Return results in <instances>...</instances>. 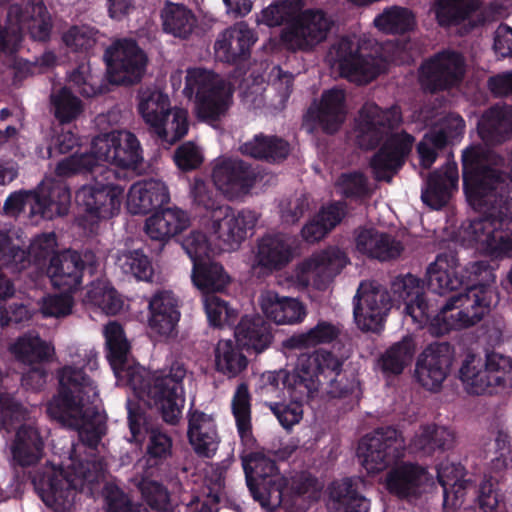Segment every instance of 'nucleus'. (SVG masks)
Wrapping results in <instances>:
<instances>
[{
	"mask_svg": "<svg viewBox=\"0 0 512 512\" xmlns=\"http://www.w3.org/2000/svg\"><path fill=\"white\" fill-rule=\"evenodd\" d=\"M389 291L378 283L362 282L354 297V320L365 332H379L392 307Z\"/></svg>",
	"mask_w": 512,
	"mask_h": 512,
	"instance_id": "20",
	"label": "nucleus"
},
{
	"mask_svg": "<svg viewBox=\"0 0 512 512\" xmlns=\"http://www.w3.org/2000/svg\"><path fill=\"white\" fill-rule=\"evenodd\" d=\"M415 352L414 339L409 335L404 336L380 355L377 365L385 376H398L412 363Z\"/></svg>",
	"mask_w": 512,
	"mask_h": 512,
	"instance_id": "42",
	"label": "nucleus"
},
{
	"mask_svg": "<svg viewBox=\"0 0 512 512\" xmlns=\"http://www.w3.org/2000/svg\"><path fill=\"white\" fill-rule=\"evenodd\" d=\"M346 95L342 89L332 88L323 92L320 102H314L307 116L326 134L336 133L342 126L345 112Z\"/></svg>",
	"mask_w": 512,
	"mask_h": 512,
	"instance_id": "26",
	"label": "nucleus"
},
{
	"mask_svg": "<svg viewBox=\"0 0 512 512\" xmlns=\"http://www.w3.org/2000/svg\"><path fill=\"white\" fill-rule=\"evenodd\" d=\"M478 133L488 145L501 144L512 136V107L494 105L478 122Z\"/></svg>",
	"mask_w": 512,
	"mask_h": 512,
	"instance_id": "34",
	"label": "nucleus"
},
{
	"mask_svg": "<svg viewBox=\"0 0 512 512\" xmlns=\"http://www.w3.org/2000/svg\"><path fill=\"white\" fill-rule=\"evenodd\" d=\"M96 396L94 381L84 368L64 366L59 371L58 392L47 405L50 418L77 431L81 442L89 448H96L106 432L98 411L84 409L85 402H93Z\"/></svg>",
	"mask_w": 512,
	"mask_h": 512,
	"instance_id": "4",
	"label": "nucleus"
},
{
	"mask_svg": "<svg viewBox=\"0 0 512 512\" xmlns=\"http://www.w3.org/2000/svg\"><path fill=\"white\" fill-rule=\"evenodd\" d=\"M347 263L348 258L343 251L337 247H328L306 259L303 262V269L314 272L323 278L324 282H329L341 273Z\"/></svg>",
	"mask_w": 512,
	"mask_h": 512,
	"instance_id": "44",
	"label": "nucleus"
},
{
	"mask_svg": "<svg viewBox=\"0 0 512 512\" xmlns=\"http://www.w3.org/2000/svg\"><path fill=\"white\" fill-rule=\"evenodd\" d=\"M299 374L298 364L292 372L280 369L278 371H267L261 375V388L268 392H274L280 389H288L292 398L307 400L302 388L298 385L299 381L296 375Z\"/></svg>",
	"mask_w": 512,
	"mask_h": 512,
	"instance_id": "56",
	"label": "nucleus"
},
{
	"mask_svg": "<svg viewBox=\"0 0 512 512\" xmlns=\"http://www.w3.org/2000/svg\"><path fill=\"white\" fill-rule=\"evenodd\" d=\"M458 184V170L455 163L446 164L444 169L432 171L427 178L426 188L422 191V201L434 208L440 209L448 202L451 190Z\"/></svg>",
	"mask_w": 512,
	"mask_h": 512,
	"instance_id": "39",
	"label": "nucleus"
},
{
	"mask_svg": "<svg viewBox=\"0 0 512 512\" xmlns=\"http://www.w3.org/2000/svg\"><path fill=\"white\" fill-rule=\"evenodd\" d=\"M405 442L392 426L379 427L364 436L357 453L368 473H379L404 456Z\"/></svg>",
	"mask_w": 512,
	"mask_h": 512,
	"instance_id": "16",
	"label": "nucleus"
},
{
	"mask_svg": "<svg viewBox=\"0 0 512 512\" xmlns=\"http://www.w3.org/2000/svg\"><path fill=\"white\" fill-rule=\"evenodd\" d=\"M481 6V0H434L431 11L439 26H456L470 18Z\"/></svg>",
	"mask_w": 512,
	"mask_h": 512,
	"instance_id": "43",
	"label": "nucleus"
},
{
	"mask_svg": "<svg viewBox=\"0 0 512 512\" xmlns=\"http://www.w3.org/2000/svg\"><path fill=\"white\" fill-rule=\"evenodd\" d=\"M11 352L16 359L23 363H38L47 361L51 355L50 345L39 336L24 335L19 337L11 346Z\"/></svg>",
	"mask_w": 512,
	"mask_h": 512,
	"instance_id": "54",
	"label": "nucleus"
},
{
	"mask_svg": "<svg viewBox=\"0 0 512 512\" xmlns=\"http://www.w3.org/2000/svg\"><path fill=\"white\" fill-rule=\"evenodd\" d=\"M190 225L188 214L179 208L158 210L145 223L147 235L159 242H165L182 233Z\"/></svg>",
	"mask_w": 512,
	"mask_h": 512,
	"instance_id": "37",
	"label": "nucleus"
},
{
	"mask_svg": "<svg viewBox=\"0 0 512 512\" xmlns=\"http://www.w3.org/2000/svg\"><path fill=\"white\" fill-rule=\"evenodd\" d=\"M218 191L214 183L195 178L190 193L196 206L212 212L214 232L229 249L234 250L246 239L247 232L254 229L257 216L249 209L235 213L230 206L222 205Z\"/></svg>",
	"mask_w": 512,
	"mask_h": 512,
	"instance_id": "9",
	"label": "nucleus"
},
{
	"mask_svg": "<svg viewBox=\"0 0 512 512\" xmlns=\"http://www.w3.org/2000/svg\"><path fill=\"white\" fill-rule=\"evenodd\" d=\"M100 276H94L95 279L90 281L86 296L93 305L99 307L107 315H116L122 309L123 302L117 291L105 281L100 280Z\"/></svg>",
	"mask_w": 512,
	"mask_h": 512,
	"instance_id": "55",
	"label": "nucleus"
},
{
	"mask_svg": "<svg viewBox=\"0 0 512 512\" xmlns=\"http://www.w3.org/2000/svg\"><path fill=\"white\" fill-rule=\"evenodd\" d=\"M243 155L270 164H278L286 160L291 152L290 143L277 135L258 133L240 146Z\"/></svg>",
	"mask_w": 512,
	"mask_h": 512,
	"instance_id": "38",
	"label": "nucleus"
},
{
	"mask_svg": "<svg viewBox=\"0 0 512 512\" xmlns=\"http://www.w3.org/2000/svg\"><path fill=\"white\" fill-rule=\"evenodd\" d=\"M143 161V151L136 135L130 131L117 130L93 139L91 152L73 154L59 161L55 173L60 177L75 174H96L104 180L114 179L116 173L104 163L124 169L136 170Z\"/></svg>",
	"mask_w": 512,
	"mask_h": 512,
	"instance_id": "5",
	"label": "nucleus"
},
{
	"mask_svg": "<svg viewBox=\"0 0 512 512\" xmlns=\"http://www.w3.org/2000/svg\"><path fill=\"white\" fill-rule=\"evenodd\" d=\"M259 22L268 27L285 24L279 35L281 45L292 52L311 51L326 40L333 25L321 9L297 10L289 0H277L261 11Z\"/></svg>",
	"mask_w": 512,
	"mask_h": 512,
	"instance_id": "6",
	"label": "nucleus"
},
{
	"mask_svg": "<svg viewBox=\"0 0 512 512\" xmlns=\"http://www.w3.org/2000/svg\"><path fill=\"white\" fill-rule=\"evenodd\" d=\"M297 364L298 385L307 399H313L320 387L327 385L343 371L344 359L330 350L319 349L312 354H302Z\"/></svg>",
	"mask_w": 512,
	"mask_h": 512,
	"instance_id": "19",
	"label": "nucleus"
},
{
	"mask_svg": "<svg viewBox=\"0 0 512 512\" xmlns=\"http://www.w3.org/2000/svg\"><path fill=\"white\" fill-rule=\"evenodd\" d=\"M71 191L66 182L49 179L43 181L36 191H19L10 194L4 203L7 214H18L29 208L31 217L40 216L52 220L68 214Z\"/></svg>",
	"mask_w": 512,
	"mask_h": 512,
	"instance_id": "11",
	"label": "nucleus"
},
{
	"mask_svg": "<svg viewBox=\"0 0 512 512\" xmlns=\"http://www.w3.org/2000/svg\"><path fill=\"white\" fill-rule=\"evenodd\" d=\"M191 278L195 287L205 296L224 292L231 282L224 267L210 258L194 263Z\"/></svg>",
	"mask_w": 512,
	"mask_h": 512,
	"instance_id": "40",
	"label": "nucleus"
},
{
	"mask_svg": "<svg viewBox=\"0 0 512 512\" xmlns=\"http://www.w3.org/2000/svg\"><path fill=\"white\" fill-rule=\"evenodd\" d=\"M137 99L138 112L149 129L151 127L160 128L158 121L163 119L167 112H171L169 96L156 88L147 87L138 91Z\"/></svg>",
	"mask_w": 512,
	"mask_h": 512,
	"instance_id": "47",
	"label": "nucleus"
},
{
	"mask_svg": "<svg viewBox=\"0 0 512 512\" xmlns=\"http://www.w3.org/2000/svg\"><path fill=\"white\" fill-rule=\"evenodd\" d=\"M72 474H66L62 468L46 464L29 473L31 483L46 506L55 511L69 510L75 501L77 490L85 483L93 484L101 476V463L79 461L72 466Z\"/></svg>",
	"mask_w": 512,
	"mask_h": 512,
	"instance_id": "8",
	"label": "nucleus"
},
{
	"mask_svg": "<svg viewBox=\"0 0 512 512\" xmlns=\"http://www.w3.org/2000/svg\"><path fill=\"white\" fill-rule=\"evenodd\" d=\"M512 368L510 358L495 352L486 354L483 361L475 354H467L459 369V378L469 394H493L505 387L506 374Z\"/></svg>",
	"mask_w": 512,
	"mask_h": 512,
	"instance_id": "14",
	"label": "nucleus"
},
{
	"mask_svg": "<svg viewBox=\"0 0 512 512\" xmlns=\"http://www.w3.org/2000/svg\"><path fill=\"white\" fill-rule=\"evenodd\" d=\"M212 181L224 196L237 199L250 192L256 182L252 166L238 158L219 160L212 170Z\"/></svg>",
	"mask_w": 512,
	"mask_h": 512,
	"instance_id": "22",
	"label": "nucleus"
},
{
	"mask_svg": "<svg viewBox=\"0 0 512 512\" xmlns=\"http://www.w3.org/2000/svg\"><path fill=\"white\" fill-rule=\"evenodd\" d=\"M23 14L25 13L23 12ZM25 20L26 15H24V20L22 21L23 28ZM25 27L33 41L46 43L50 40L53 21L42 0H33L32 14Z\"/></svg>",
	"mask_w": 512,
	"mask_h": 512,
	"instance_id": "57",
	"label": "nucleus"
},
{
	"mask_svg": "<svg viewBox=\"0 0 512 512\" xmlns=\"http://www.w3.org/2000/svg\"><path fill=\"white\" fill-rule=\"evenodd\" d=\"M23 9L18 4L10 5L7 13V24H0V55L13 56L23 40L22 21Z\"/></svg>",
	"mask_w": 512,
	"mask_h": 512,
	"instance_id": "50",
	"label": "nucleus"
},
{
	"mask_svg": "<svg viewBox=\"0 0 512 512\" xmlns=\"http://www.w3.org/2000/svg\"><path fill=\"white\" fill-rule=\"evenodd\" d=\"M374 24L385 33L403 35L413 31L417 22L412 10L406 7L393 6L378 15Z\"/></svg>",
	"mask_w": 512,
	"mask_h": 512,
	"instance_id": "52",
	"label": "nucleus"
},
{
	"mask_svg": "<svg viewBox=\"0 0 512 512\" xmlns=\"http://www.w3.org/2000/svg\"><path fill=\"white\" fill-rule=\"evenodd\" d=\"M328 489L329 497L338 511L369 512V501L359 493L357 482L353 478L334 481Z\"/></svg>",
	"mask_w": 512,
	"mask_h": 512,
	"instance_id": "45",
	"label": "nucleus"
},
{
	"mask_svg": "<svg viewBox=\"0 0 512 512\" xmlns=\"http://www.w3.org/2000/svg\"><path fill=\"white\" fill-rule=\"evenodd\" d=\"M184 93L195 97V114L201 121L213 123L224 117L233 103L234 87L217 74L201 69L188 70Z\"/></svg>",
	"mask_w": 512,
	"mask_h": 512,
	"instance_id": "10",
	"label": "nucleus"
},
{
	"mask_svg": "<svg viewBox=\"0 0 512 512\" xmlns=\"http://www.w3.org/2000/svg\"><path fill=\"white\" fill-rule=\"evenodd\" d=\"M128 425L131 432V440L142 442L145 438L142 430H145L147 444L146 457L151 465H158L166 460L172 452V439L160 428H148L144 421V413L138 403L128 399L127 403Z\"/></svg>",
	"mask_w": 512,
	"mask_h": 512,
	"instance_id": "23",
	"label": "nucleus"
},
{
	"mask_svg": "<svg viewBox=\"0 0 512 512\" xmlns=\"http://www.w3.org/2000/svg\"><path fill=\"white\" fill-rule=\"evenodd\" d=\"M480 146L462 153L463 190L469 205L479 213L468 233L490 257H512V178L484 165Z\"/></svg>",
	"mask_w": 512,
	"mask_h": 512,
	"instance_id": "2",
	"label": "nucleus"
},
{
	"mask_svg": "<svg viewBox=\"0 0 512 512\" xmlns=\"http://www.w3.org/2000/svg\"><path fill=\"white\" fill-rule=\"evenodd\" d=\"M105 338L107 345V359L113 368L122 366L126 363L129 352V343L125 337V332L118 322H109L105 326Z\"/></svg>",
	"mask_w": 512,
	"mask_h": 512,
	"instance_id": "58",
	"label": "nucleus"
},
{
	"mask_svg": "<svg viewBox=\"0 0 512 512\" xmlns=\"http://www.w3.org/2000/svg\"><path fill=\"white\" fill-rule=\"evenodd\" d=\"M336 57L341 75L358 84L369 83L382 72L379 61L370 54H361L359 48L347 37L338 42Z\"/></svg>",
	"mask_w": 512,
	"mask_h": 512,
	"instance_id": "24",
	"label": "nucleus"
},
{
	"mask_svg": "<svg viewBox=\"0 0 512 512\" xmlns=\"http://www.w3.org/2000/svg\"><path fill=\"white\" fill-rule=\"evenodd\" d=\"M50 111L60 124H70L82 115L84 103L68 87H62L51 93Z\"/></svg>",
	"mask_w": 512,
	"mask_h": 512,
	"instance_id": "51",
	"label": "nucleus"
},
{
	"mask_svg": "<svg viewBox=\"0 0 512 512\" xmlns=\"http://www.w3.org/2000/svg\"><path fill=\"white\" fill-rule=\"evenodd\" d=\"M357 250L369 258L389 261L398 258L404 250L401 241L389 233L375 228H359L355 231Z\"/></svg>",
	"mask_w": 512,
	"mask_h": 512,
	"instance_id": "32",
	"label": "nucleus"
},
{
	"mask_svg": "<svg viewBox=\"0 0 512 512\" xmlns=\"http://www.w3.org/2000/svg\"><path fill=\"white\" fill-rule=\"evenodd\" d=\"M149 326L161 337L177 336V326L181 317L178 299L172 291L156 292L149 301Z\"/></svg>",
	"mask_w": 512,
	"mask_h": 512,
	"instance_id": "28",
	"label": "nucleus"
},
{
	"mask_svg": "<svg viewBox=\"0 0 512 512\" xmlns=\"http://www.w3.org/2000/svg\"><path fill=\"white\" fill-rule=\"evenodd\" d=\"M160 128L151 127L150 132L163 146H171L180 141L189 130L188 112L183 108H171V112L158 121Z\"/></svg>",
	"mask_w": 512,
	"mask_h": 512,
	"instance_id": "48",
	"label": "nucleus"
},
{
	"mask_svg": "<svg viewBox=\"0 0 512 512\" xmlns=\"http://www.w3.org/2000/svg\"><path fill=\"white\" fill-rule=\"evenodd\" d=\"M108 80L112 84L131 86L139 83L146 71L147 55L133 39H122L104 53Z\"/></svg>",
	"mask_w": 512,
	"mask_h": 512,
	"instance_id": "18",
	"label": "nucleus"
},
{
	"mask_svg": "<svg viewBox=\"0 0 512 512\" xmlns=\"http://www.w3.org/2000/svg\"><path fill=\"white\" fill-rule=\"evenodd\" d=\"M260 306L266 318L278 325L299 323L306 316V309L300 301L270 290L261 294Z\"/></svg>",
	"mask_w": 512,
	"mask_h": 512,
	"instance_id": "33",
	"label": "nucleus"
},
{
	"mask_svg": "<svg viewBox=\"0 0 512 512\" xmlns=\"http://www.w3.org/2000/svg\"><path fill=\"white\" fill-rule=\"evenodd\" d=\"M454 355V347L448 342L429 344L416 362L415 376L419 384L429 391H439L450 373Z\"/></svg>",
	"mask_w": 512,
	"mask_h": 512,
	"instance_id": "21",
	"label": "nucleus"
},
{
	"mask_svg": "<svg viewBox=\"0 0 512 512\" xmlns=\"http://www.w3.org/2000/svg\"><path fill=\"white\" fill-rule=\"evenodd\" d=\"M0 264L13 271L20 272L32 263L28 249L15 244L7 234H0Z\"/></svg>",
	"mask_w": 512,
	"mask_h": 512,
	"instance_id": "62",
	"label": "nucleus"
},
{
	"mask_svg": "<svg viewBox=\"0 0 512 512\" xmlns=\"http://www.w3.org/2000/svg\"><path fill=\"white\" fill-rule=\"evenodd\" d=\"M103 255L94 249H67L53 255L47 267L52 284L64 293L78 290L85 275H101Z\"/></svg>",
	"mask_w": 512,
	"mask_h": 512,
	"instance_id": "12",
	"label": "nucleus"
},
{
	"mask_svg": "<svg viewBox=\"0 0 512 512\" xmlns=\"http://www.w3.org/2000/svg\"><path fill=\"white\" fill-rule=\"evenodd\" d=\"M335 186L346 199L358 200L371 195L368 178L361 171L340 174Z\"/></svg>",
	"mask_w": 512,
	"mask_h": 512,
	"instance_id": "63",
	"label": "nucleus"
},
{
	"mask_svg": "<svg viewBox=\"0 0 512 512\" xmlns=\"http://www.w3.org/2000/svg\"><path fill=\"white\" fill-rule=\"evenodd\" d=\"M454 432L436 424L422 426L411 441V447L422 456H431L436 452H444L453 448Z\"/></svg>",
	"mask_w": 512,
	"mask_h": 512,
	"instance_id": "41",
	"label": "nucleus"
},
{
	"mask_svg": "<svg viewBox=\"0 0 512 512\" xmlns=\"http://www.w3.org/2000/svg\"><path fill=\"white\" fill-rule=\"evenodd\" d=\"M256 42L248 28L230 27L221 32L214 44L215 57L228 64H240L251 55V47Z\"/></svg>",
	"mask_w": 512,
	"mask_h": 512,
	"instance_id": "30",
	"label": "nucleus"
},
{
	"mask_svg": "<svg viewBox=\"0 0 512 512\" xmlns=\"http://www.w3.org/2000/svg\"><path fill=\"white\" fill-rule=\"evenodd\" d=\"M248 359L243 354L241 345L232 340L221 339L215 348V367L219 373L233 378L246 369Z\"/></svg>",
	"mask_w": 512,
	"mask_h": 512,
	"instance_id": "49",
	"label": "nucleus"
},
{
	"mask_svg": "<svg viewBox=\"0 0 512 512\" xmlns=\"http://www.w3.org/2000/svg\"><path fill=\"white\" fill-rule=\"evenodd\" d=\"M428 479L425 467L417 463L402 462L393 466L385 476V488L401 500L417 498Z\"/></svg>",
	"mask_w": 512,
	"mask_h": 512,
	"instance_id": "25",
	"label": "nucleus"
},
{
	"mask_svg": "<svg viewBox=\"0 0 512 512\" xmlns=\"http://www.w3.org/2000/svg\"><path fill=\"white\" fill-rule=\"evenodd\" d=\"M402 123V109L397 104L388 108L369 104L360 111L357 124L359 146L372 150L382 143L369 162L377 181L391 183L412 152L415 137L405 130L395 131Z\"/></svg>",
	"mask_w": 512,
	"mask_h": 512,
	"instance_id": "3",
	"label": "nucleus"
},
{
	"mask_svg": "<svg viewBox=\"0 0 512 512\" xmlns=\"http://www.w3.org/2000/svg\"><path fill=\"white\" fill-rule=\"evenodd\" d=\"M145 504L155 512H172L170 493L167 487L159 481L142 478L138 484Z\"/></svg>",
	"mask_w": 512,
	"mask_h": 512,
	"instance_id": "60",
	"label": "nucleus"
},
{
	"mask_svg": "<svg viewBox=\"0 0 512 512\" xmlns=\"http://www.w3.org/2000/svg\"><path fill=\"white\" fill-rule=\"evenodd\" d=\"M236 342L248 352L259 354L273 339L270 324L260 315H245L235 327Z\"/></svg>",
	"mask_w": 512,
	"mask_h": 512,
	"instance_id": "35",
	"label": "nucleus"
},
{
	"mask_svg": "<svg viewBox=\"0 0 512 512\" xmlns=\"http://www.w3.org/2000/svg\"><path fill=\"white\" fill-rule=\"evenodd\" d=\"M187 436L198 456L210 458L216 453L219 436L212 415L197 409H190L188 412Z\"/></svg>",
	"mask_w": 512,
	"mask_h": 512,
	"instance_id": "31",
	"label": "nucleus"
},
{
	"mask_svg": "<svg viewBox=\"0 0 512 512\" xmlns=\"http://www.w3.org/2000/svg\"><path fill=\"white\" fill-rule=\"evenodd\" d=\"M161 20L163 31L180 39H188L197 25V19L191 10L170 1L161 10Z\"/></svg>",
	"mask_w": 512,
	"mask_h": 512,
	"instance_id": "46",
	"label": "nucleus"
},
{
	"mask_svg": "<svg viewBox=\"0 0 512 512\" xmlns=\"http://www.w3.org/2000/svg\"><path fill=\"white\" fill-rule=\"evenodd\" d=\"M118 265L124 274L139 281H151L154 275L151 259L141 249L122 253L118 257Z\"/></svg>",
	"mask_w": 512,
	"mask_h": 512,
	"instance_id": "61",
	"label": "nucleus"
},
{
	"mask_svg": "<svg viewBox=\"0 0 512 512\" xmlns=\"http://www.w3.org/2000/svg\"><path fill=\"white\" fill-rule=\"evenodd\" d=\"M99 31L89 25H73L62 36L64 44L73 52L87 55L95 46Z\"/></svg>",
	"mask_w": 512,
	"mask_h": 512,
	"instance_id": "64",
	"label": "nucleus"
},
{
	"mask_svg": "<svg viewBox=\"0 0 512 512\" xmlns=\"http://www.w3.org/2000/svg\"><path fill=\"white\" fill-rule=\"evenodd\" d=\"M169 201L170 194L166 184L153 178L134 183L130 187L127 197L128 209L134 215L157 212Z\"/></svg>",
	"mask_w": 512,
	"mask_h": 512,
	"instance_id": "27",
	"label": "nucleus"
},
{
	"mask_svg": "<svg viewBox=\"0 0 512 512\" xmlns=\"http://www.w3.org/2000/svg\"><path fill=\"white\" fill-rule=\"evenodd\" d=\"M247 487L262 507L279 505L284 501L288 479L279 473L274 460L260 452L241 457Z\"/></svg>",
	"mask_w": 512,
	"mask_h": 512,
	"instance_id": "13",
	"label": "nucleus"
},
{
	"mask_svg": "<svg viewBox=\"0 0 512 512\" xmlns=\"http://www.w3.org/2000/svg\"><path fill=\"white\" fill-rule=\"evenodd\" d=\"M494 269L487 261L461 266L457 253H439L425 272L423 282L439 296L450 295L441 304L427 298L420 279L411 274L391 283L395 301H402L404 312L415 323L431 324V332L444 335L451 330L474 326L490 311L495 281Z\"/></svg>",
	"mask_w": 512,
	"mask_h": 512,
	"instance_id": "1",
	"label": "nucleus"
},
{
	"mask_svg": "<svg viewBox=\"0 0 512 512\" xmlns=\"http://www.w3.org/2000/svg\"><path fill=\"white\" fill-rule=\"evenodd\" d=\"M82 186L76 191L75 203L81 219L89 224H97L100 220L114 217L120 211L124 188L119 184L105 180Z\"/></svg>",
	"mask_w": 512,
	"mask_h": 512,
	"instance_id": "17",
	"label": "nucleus"
},
{
	"mask_svg": "<svg viewBox=\"0 0 512 512\" xmlns=\"http://www.w3.org/2000/svg\"><path fill=\"white\" fill-rule=\"evenodd\" d=\"M14 463L20 467L36 465L44 454V441L37 428L21 424L11 444Z\"/></svg>",
	"mask_w": 512,
	"mask_h": 512,
	"instance_id": "36",
	"label": "nucleus"
},
{
	"mask_svg": "<svg viewBox=\"0 0 512 512\" xmlns=\"http://www.w3.org/2000/svg\"><path fill=\"white\" fill-rule=\"evenodd\" d=\"M232 414L235 418L238 434L241 438L251 433V394L246 383H240L231 402Z\"/></svg>",
	"mask_w": 512,
	"mask_h": 512,
	"instance_id": "59",
	"label": "nucleus"
},
{
	"mask_svg": "<svg viewBox=\"0 0 512 512\" xmlns=\"http://www.w3.org/2000/svg\"><path fill=\"white\" fill-rule=\"evenodd\" d=\"M464 75V56L451 49H443L424 59L418 69L420 86L424 92L430 94L459 87Z\"/></svg>",
	"mask_w": 512,
	"mask_h": 512,
	"instance_id": "15",
	"label": "nucleus"
},
{
	"mask_svg": "<svg viewBox=\"0 0 512 512\" xmlns=\"http://www.w3.org/2000/svg\"><path fill=\"white\" fill-rule=\"evenodd\" d=\"M292 257V247L284 235L267 234L258 241L253 267L260 274L269 275L282 270Z\"/></svg>",
	"mask_w": 512,
	"mask_h": 512,
	"instance_id": "29",
	"label": "nucleus"
},
{
	"mask_svg": "<svg viewBox=\"0 0 512 512\" xmlns=\"http://www.w3.org/2000/svg\"><path fill=\"white\" fill-rule=\"evenodd\" d=\"M340 328L331 322L319 320L306 332L295 334L286 341L289 348H308L319 344H329L340 335Z\"/></svg>",
	"mask_w": 512,
	"mask_h": 512,
	"instance_id": "53",
	"label": "nucleus"
},
{
	"mask_svg": "<svg viewBox=\"0 0 512 512\" xmlns=\"http://www.w3.org/2000/svg\"><path fill=\"white\" fill-rule=\"evenodd\" d=\"M186 375V365L174 360L152 374L131 372L129 384L140 398H148L166 423L176 424L185 404Z\"/></svg>",
	"mask_w": 512,
	"mask_h": 512,
	"instance_id": "7",
	"label": "nucleus"
}]
</instances>
